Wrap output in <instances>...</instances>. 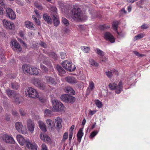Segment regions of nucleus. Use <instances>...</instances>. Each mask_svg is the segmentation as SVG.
Masks as SVG:
<instances>
[{"mask_svg": "<svg viewBox=\"0 0 150 150\" xmlns=\"http://www.w3.org/2000/svg\"><path fill=\"white\" fill-rule=\"evenodd\" d=\"M70 14L71 18L74 21H82L86 19V16L83 15L79 8H74L71 11Z\"/></svg>", "mask_w": 150, "mask_h": 150, "instance_id": "nucleus-1", "label": "nucleus"}, {"mask_svg": "<svg viewBox=\"0 0 150 150\" xmlns=\"http://www.w3.org/2000/svg\"><path fill=\"white\" fill-rule=\"evenodd\" d=\"M53 110L55 112L63 111L64 110V107L63 104L57 100H54L52 101Z\"/></svg>", "mask_w": 150, "mask_h": 150, "instance_id": "nucleus-2", "label": "nucleus"}, {"mask_svg": "<svg viewBox=\"0 0 150 150\" xmlns=\"http://www.w3.org/2000/svg\"><path fill=\"white\" fill-rule=\"evenodd\" d=\"M25 93L26 96L30 98H35L38 97L37 92L35 90L31 87H28L27 91H25Z\"/></svg>", "mask_w": 150, "mask_h": 150, "instance_id": "nucleus-3", "label": "nucleus"}, {"mask_svg": "<svg viewBox=\"0 0 150 150\" xmlns=\"http://www.w3.org/2000/svg\"><path fill=\"white\" fill-rule=\"evenodd\" d=\"M67 63H68V67H67V61H64L62 62V64L63 67L66 70L69 71H74L76 69L75 66L70 62L68 61Z\"/></svg>", "mask_w": 150, "mask_h": 150, "instance_id": "nucleus-4", "label": "nucleus"}, {"mask_svg": "<svg viewBox=\"0 0 150 150\" xmlns=\"http://www.w3.org/2000/svg\"><path fill=\"white\" fill-rule=\"evenodd\" d=\"M25 150H37L38 146L35 143H32L29 139L26 141Z\"/></svg>", "mask_w": 150, "mask_h": 150, "instance_id": "nucleus-5", "label": "nucleus"}, {"mask_svg": "<svg viewBox=\"0 0 150 150\" xmlns=\"http://www.w3.org/2000/svg\"><path fill=\"white\" fill-rule=\"evenodd\" d=\"M10 45L12 49L15 51L20 52L22 50V48L20 45L16 40L12 41L10 42Z\"/></svg>", "mask_w": 150, "mask_h": 150, "instance_id": "nucleus-6", "label": "nucleus"}, {"mask_svg": "<svg viewBox=\"0 0 150 150\" xmlns=\"http://www.w3.org/2000/svg\"><path fill=\"white\" fill-rule=\"evenodd\" d=\"M6 16L11 20L15 19L16 15L14 12L11 8H7L6 9Z\"/></svg>", "mask_w": 150, "mask_h": 150, "instance_id": "nucleus-7", "label": "nucleus"}, {"mask_svg": "<svg viewBox=\"0 0 150 150\" xmlns=\"http://www.w3.org/2000/svg\"><path fill=\"white\" fill-rule=\"evenodd\" d=\"M4 26L7 29L13 30L15 29L14 24L12 22H11L6 19L2 20Z\"/></svg>", "mask_w": 150, "mask_h": 150, "instance_id": "nucleus-8", "label": "nucleus"}, {"mask_svg": "<svg viewBox=\"0 0 150 150\" xmlns=\"http://www.w3.org/2000/svg\"><path fill=\"white\" fill-rule=\"evenodd\" d=\"M15 127L17 130L20 133L25 134L26 133L27 131L24 129L22 123L20 122H17L15 124Z\"/></svg>", "mask_w": 150, "mask_h": 150, "instance_id": "nucleus-9", "label": "nucleus"}, {"mask_svg": "<svg viewBox=\"0 0 150 150\" xmlns=\"http://www.w3.org/2000/svg\"><path fill=\"white\" fill-rule=\"evenodd\" d=\"M33 83L35 86L43 90L45 88V84L41 82L40 80L38 79H34L33 81Z\"/></svg>", "mask_w": 150, "mask_h": 150, "instance_id": "nucleus-10", "label": "nucleus"}, {"mask_svg": "<svg viewBox=\"0 0 150 150\" xmlns=\"http://www.w3.org/2000/svg\"><path fill=\"white\" fill-rule=\"evenodd\" d=\"M104 38L106 40L109 41L111 43H114L115 42V38L109 32H106L104 33Z\"/></svg>", "mask_w": 150, "mask_h": 150, "instance_id": "nucleus-11", "label": "nucleus"}, {"mask_svg": "<svg viewBox=\"0 0 150 150\" xmlns=\"http://www.w3.org/2000/svg\"><path fill=\"white\" fill-rule=\"evenodd\" d=\"M3 140L6 143L14 144L15 142L11 137L7 134H4L2 137Z\"/></svg>", "mask_w": 150, "mask_h": 150, "instance_id": "nucleus-12", "label": "nucleus"}, {"mask_svg": "<svg viewBox=\"0 0 150 150\" xmlns=\"http://www.w3.org/2000/svg\"><path fill=\"white\" fill-rule=\"evenodd\" d=\"M27 125L28 130L31 132H33L35 127L34 122L30 119H28L27 121Z\"/></svg>", "mask_w": 150, "mask_h": 150, "instance_id": "nucleus-13", "label": "nucleus"}, {"mask_svg": "<svg viewBox=\"0 0 150 150\" xmlns=\"http://www.w3.org/2000/svg\"><path fill=\"white\" fill-rule=\"evenodd\" d=\"M6 92L9 97L15 98L17 96V94L13 90L8 89L6 90Z\"/></svg>", "mask_w": 150, "mask_h": 150, "instance_id": "nucleus-14", "label": "nucleus"}, {"mask_svg": "<svg viewBox=\"0 0 150 150\" xmlns=\"http://www.w3.org/2000/svg\"><path fill=\"white\" fill-rule=\"evenodd\" d=\"M17 139L20 144L23 146L25 144L26 145V139H25L21 135H18L16 137Z\"/></svg>", "mask_w": 150, "mask_h": 150, "instance_id": "nucleus-15", "label": "nucleus"}, {"mask_svg": "<svg viewBox=\"0 0 150 150\" xmlns=\"http://www.w3.org/2000/svg\"><path fill=\"white\" fill-rule=\"evenodd\" d=\"M51 16L53 19L54 25L55 26H57L59 24V21L58 15L56 14H53Z\"/></svg>", "mask_w": 150, "mask_h": 150, "instance_id": "nucleus-16", "label": "nucleus"}, {"mask_svg": "<svg viewBox=\"0 0 150 150\" xmlns=\"http://www.w3.org/2000/svg\"><path fill=\"white\" fill-rule=\"evenodd\" d=\"M22 68L25 74H30L31 69V68L30 66L27 65L25 64L23 65Z\"/></svg>", "mask_w": 150, "mask_h": 150, "instance_id": "nucleus-17", "label": "nucleus"}, {"mask_svg": "<svg viewBox=\"0 0 150 150\" xmlns=\"http://www.w3.org/2000/svg\"><path fill=\"white\" fill-rule=\"evenodd\" d=\"M45 79L46 82L49 84L55 85L56 83L54 79L50 76H46L45 77Z\"/></svg>", "mask_w": 150, "mask_h": 150, "instance_id": "nucleus-18", "label": "nucleus"}, {"mask_svg": "<svg viewBox=\"0 0 150 150\" xmlns=\"http://www.w3.org/2000/svg\"><path fill=\"white\" fill-rule=\"evenodd\" d=\"M55 124H56V128L60 129L62 127V120L60 117H58L55 119Z\"/></svg>", "mask_w": 150, "mask_h": 150, "instance_id": "nucleus-19", "label": "nucleus"}, {"mask_svg": "<svg viewBox=\"0 0 150 150\" xmlns=\"http://www.w3.org/2000/svg\"><path fill=\"white\" fill-rule=\"evenodd\" d=\"M43 17L44 20L46 21L47 24H51L52 23V20L50 16L47 13H44L43 15Z\"/></svg>", "mask_w": 150, "mask_h": 150, "instance_id": "nucleus-20", "label": "nucleus"}, {"mask_svg": "<svg viewBox=\"0 0 150 150\" xmlns=\"http://www.w3.org/2000/svg\"><path fill=\"white\" fill-rule=\"evenodd\" d=\"M123 88L122 82L121 81H120L118 85L117 86H117L115 88V92L118 94H120L122 91Z\"/></svg>", "mask_w": 150, "mask_h": 150, "instance_id": "nucleus-21", "label": "nucleus"}, {"mask_svg": "<svg viewBox=\"0 0 150 150\" xmlns=\"http://www.w3.org/2000/svg\"><path fill=\"white\" fill-rule=\"evenodd\" d=\"M25 26L28 28L33 30L34 28V25L30 21H27L24 23Z\"/></svg>", "mask_w": 150, "mask_h": 150, "instance_id": "nucleus-22", "label": "nucleus"}, {"mask_svg": "<svg viewBox=\"0 0 150 150\" xmlns=\"http://www.w3.org/2000/svg\"><path fill=\"white\" fill-rule=\"evenodd\" d=\"M66 81L70 83L74 84L77 83V80L73 77L68 76L65 78Z\"/></svg>", "mask_w": 150, "mask_h": 150, "instance_id": "nucleus-23", "label": "nucleus"}, {"mask_svg": "<svg viewBox=\"0 0 150 150\" xmlns=\"http://www.w3.org/2000/svg\"><path fill=\"white\" fill-rule=\"evenodd\" d=\"M83 133L82 132V129L81 128L78 132L77 135V140L79 143H80L81 142V138L83 136Z\"/></svg>", "mask_w": 150, "mask_h": 150, "instance_id": "nucleus-24", "label": "nucleus"}, {"mask_svg": "<svg viewBox=\"0 0 150 150\" xmlns=\"http://www.w3.org/2000/svg\"><path fill=\"white\" fill-rule=\"evenodd\" d=\"M39 127L41 129L43 132H45L46 131V126L45 124L42 121H39L38 122Z\"/></svg>", "mask_w": 150, "mask_h": 150, "instance_id": "nucleus-25", "label": "nucleus"}, {"mask_svg": "<svg viewBox=\"0 0 150 150\" xmlns=\"http://www.w3.org/2000/svg\"><path fill=\"white\" fill-rule=\"evenodd\" d=\"M4 50L1 47H0V59L1 62H4L5 58L4 57Z\"/></svg>", "mask_w": 150, "mask_h": 150, "instance_id": "nucleus-26", "label": "nucleus"}, {"mask_svg": "<svg viewBox=\"0 0 150 150\" xmlns=\"http://www.w3.org/2000/svg\"><path fill=\"white\" fill-rule=\"evenodd\" d=\"M49 10L52 12L51 14V16L54 14H57V9L56 7L55 6L50 5V7H48Z\"/></svg>", "mask_w": 150, "mask_h": 150, "instance_id": "nucleus-27", "label": "nucleus"}, {"mask_svg": "<svg viewBox=\"0 0 150 150\" xmlns=\"http://www.w3.org/2000/svg\"><path fill=\"white\" fill-rule=\"evenodd\" d=\"M57 69L59 72V74L60 76H62L63 74H64L65 73V70L64 69L61 67L59 65H57Z\"/></svg>", "mask_w": 150, "mask_h": 150, "instance_id": "nucleus-28", "label": "nucleus"}, {"mask_svg": "<svg viewBox=\"0 0 150 150\" xmlns=\"http://www.w3.org/2000/svg\"><path fill=\"white\" fill-rule=\"evenodd\" d=\"M118 25V21L113 22L112 25L113 28L114 30L117 32V34L118 35H120L119 33L117 31V27Z\"/></svg>", "mask_w": 150, "mask_h": 150, "instance_id": "nucleus-29", "label": "nucleus"}, {"mask_svg": "<svg viewBox=\"0 0 150 150\" xmlns=\"http://www.w3.org/2000/svg\"><path fill=\"white\" fill-rule=\"evenodd\" d=\"M11 86L12 88L15 90H17L19 87V85L16 82H12Z\"/></svg>", "mask_w": 150, "mask_h": 150, "instance_id": "nucleus-30", "label": "nucleus"}, {"mask_svg": "<svg viewBox=\"0 0 150 150\" xmlns=\"http://www.w3.org/2000/svg\"><path fill=\"white\" fill-rule=\"evenodd\" d=\"M38 74L39 72L37 68H31L30 74L37 75Z\"/></svg>", "mask_w": 150, "mask_h": 150, "instance_id": "nucleus-31", "label": "nucleus"}, {"mask_svg": "<svg viewBox=\"0 0 150 150\" xmlns=\"http://www.w3.org/2000/svg\"><path fill=\"white\" fill-rule=\"evenodd\" d=\"M89 63L91 65L95 67H98L99 66L98 64L92 59H89Z\"/></svg>", "mask_w": 150, "mask_h": 150, "instance_id": "nucleus-32", "label": "nucleus"}, {"mask_svg": "<svg viewBox=\"0 0 150 150\" xmlns=\"http://www.w3.org/2000/svg\"><path fill=\"white\" fill-rule=\"evenodd\" d=\"M69 96L68 95H63L61 96V99L62 101L67 103L68 102Z\"/></svg>", "mask_w": 150, "mask_h": 150, "instance_id": "nucleus-33", "label": "nucleus"}, {"mask_svg": "<svg viewBox=\"0 0 150 150\" xmlns=\"http://www.w3.org/2000/svg\"><path fill=\"white\" fill-rule=\"evenodd\" d=\"M62 24L66 26H68L69 25V21L65 18L62 17Z\"/></svg>", "mask_w": 150, "mask_h": 150, "instance_id": "nucleus-34", "label": "nucleus"}, {"mask_svg": "<svg viewBox=\"0 0 150 150\" xmlns=\"http://www.w3.org/2000/svg\"><path fill=\"white\" fill-rule=\"evenodd\" d=\"M94 88V84L92 81H90L89 84L88 89L90 91H92Z\"/></svg>", "mask_w": 150, "mask_h": 150, "instance_id": "nucleus-35", "label": "nucleus"}, {"mask_svg": "<svg viewBox=\"0 0 150 150\" xmlns=\"http://www.w3.org/2000/svg\"><path fill=\"white\" fill-rule=\"evenodd\" d=\"M96 50V53L98 55L101 57H103L104 56L105 53L99 49L98 48H97Z\"/></svg>", "mask_w": 150, "mask_h": 150, "instance_id": "nucleus-36", "label": "nucleus"}, {"mask_svg": "<svg viewBox=\"0 0 150 150\" xmlns=\"http://www.w3.org/2000/svg\"><path fill=\"white\" fill-rule=\"evenodd\" d=\"M145 36V35L144 33H140L135 36L134 37V40H137L140 39Z\"/></svg>", "mask_w": 150, "mask_h": 150, "instance_id": "nucleus-37", "label": "nucleus"}, {"mask_svg": "<svg viewBox=\"0 0 150 150\" xmlns=\"http://www.w3.org/2000/svg\"><path fill=\"white\" fill-rule=\"evenodd\" d=\"M75 100V98L72 96H69L67 103H73Z\"/></svg>", "mask_w": 150, "mask_h": 150, "instance_id": "nucleus-38", "label": "nucleus"}, {"mask_svg": "<svg viewBox=\"0 0 150 150\" xmlns=\"http://www.w3.org/2000/svg\"><path fill=\"white\" fill-rule=\"evenodd\" d=\"M108 86L111 90H114L117 86V84L115 83H110L109 84Z\"/></svg>", "mask_w": 150, "mask_h": 150, "instance_id": "nucleus-39", "label": "nucleus"}, {"mask_svg": "<svg viewBox=\"0 0 150 150\" xmlns=\"http://www.w3.org/2000/svg\"><path fill=\"white\" fill-rule=\"evenodd\" d=\"M95 103L98 107L99 108H101L102 106V103L98 100H96L95 101Z\"/></svg>", "mask_w": 150, "mask_h": 150, "instance_id": "nucleus-40", "label": "nucleus"}, {"mask_svg": "<svg viewBox=\"0 0 150 150\" xmlns=\"http://www.w3.org/2000/svg\"><path fill=\"white\" fill-rule=\"evenodd\" d=\"M52 111L49 109H47L45 110L44 113L45 116H49L51 115Z\"/></svg>", "mask_w": 150, "mask_h": 150, "instance_id": "nucleus-41", "label": "nucleus"}, {"mask_svg": "<svg viewBox=\"0 0 150 150\" xmlns=\"http://www.w3.org/2000/svg\"><path fill=\"white\" fill-rule=\"evenodd\" d=\"M81 49L86 53L88 52L90 50V48L88 47L83 46L81 47Z\"/></svg>", "mask_w": 150, "mask_h": 150, "instance_id": "nucleus-42", "label": "nucleus"}, {"mask_svg": "<svg viewBox=\"0 0 150 150\" xmlns=\"http://www.w3.org/2000/svg\"><path fill=\"white\" fill-rule=\"evenodd\" d=\"M35 6L37 8H38L39 10H43V7L41 5H39L37 2H35L34 3Z\"/></svg>", "mask_w": 150, "mask_h": 150, "instance_id": "nucleus-43", "label": "nucleus"}, {"mask_svg": "<svg viewBox=\"0 0 150 150\" xmlns=\"http://www.w3.org/2000/svg\"><path fill=\"white\" fill-rule=\"evenodd\" d=\"M40 68L45 73H47L48 71L47 68L45 66L41 64L40 65Z\"/></svg>", "mask_w": 150, "mask_h": 150, "instance_id": "nucleus-44", "label": "nucleus"}, {"mask_svg": "<svg viewBox=\"0 0 150 150\" xmlns=\"http://www.w3.org/2000/svg\"><path fill=\"white\" fill-rule=\"evenodd\" d=\"M46 122L47 125L50 127H51V125L52 123V120L49 119H47L46 121Z\"/></svg>", "mask_w": 150, "mask_h": 150, "instance_id": "nucleus-45", "label": "nucleus"}, {"mask_svg": "<svg viewBox=\"0 0 150 150\" xmlns=\"http://www.w3.org/2000/svg\"><path fill=\"white\" fill-rule=\"evenodd\" d=\"M68 133L67 132H65L64 134L62 141H64L68 138Z\"/></svg>", "mask_w": 150, "mask_h": 150, "instance_id": "nucleus-46", "label": "nucleus"}, {"mask_svg": "<svg viewBox=\"0 0 150 150\" xmlns=\"http://www.w3.org/2000/svg\"><path fill=\"white\" fill-rule=\"evenodd\" d=\"M109 26L108 25H100L99 27V28L100 29L103 30L108 28H109Z\"/></svg>", "mask_w": 150, "mask_h": 150, "instance_id": "nucleus-47", "label": "nucleus"}, {"mask_svg": "<svg viewBox=\"0 0 150 150\" xmlns=\"http://www.w3.org/2000/svg\"><path fill=\"white\" fill-rule=\"evenodd\" d=\"M39 44L41 46L43 47L44 48H45L47 47V46L46 44L43 42L41 41L40 42Z\"/></svg>", "mask_w": 150, "mask_h": 150, "instance_id": "nucleus-48", "label": "nucleus"}, {"mask_svg": "<svg viewBox=\"0 0 150 150\" xmlns=\"http://www.w3.org/2000/svg\"><path fill=\"white\" fill-rule=\"evenodd\" d=\"M41 150H48L47 146L44 143L42 144L41 146Z\"/></svg>", "mask_w": 150, "mask_h": 150, "instance_id": "nucleus-49", "label": "nucleus"}, {"mask_svg": "<svg viewBox=\"0 0 150 150\" xmlns=\"http://www.w3.org/2000/svg\"><path fill=\"white\" fill-rule=\"evenodd\" d=\"M98 133V131H95L91 133L90 135V137L92 138H93Z\"/></svg>", "mask_w": 150, "mask_h": 150, "instance_id": "nucleus-50", "label": "nucleus"}, {"mask_svg": "<svg viewBox=\"0 0 150 150\" xmlns=\"http://www.w3.org/2000/svg\"><path fill=\"white\" fill-rule=\"evenodd\" d=\"M47 135L42 134H41L40 135V139L43 140L45 141V137Z\"/></svg>", "mask_w": 150, "mask_h": 150, "instance_id": "nucleus-51", "label": "nucleus"}, {"mask_svg": "<svg viewBox=\"0 0 150 150\" xmlns=\"http://www.w3.org/2000/svg\"><path fill=\"white\" fill-rule=\"evenodd\" d=\"M105 73L106 75L108 77L110 78L112 77V73L111 72L108 71L106 72Z\"/></svg>", "mask_w": 150, "mask_h": 150, "instance_id": "nucleus-52", "label": "nucleus"}, {"mask_svg": "<svg viewBox=\"0 0 150 150\" xmlns=\"http://www.w3.org/2000/svg\"><path fill=\"white\" fill-rule=\"evenodd\" d=\"M134 53L139 57H141L144 56L143 54H140L137 51H134Z\"/></svg>", "mask_w": 150, "mask_h": 150, "instance_id": "nucleus-53", "label": "nucleus"}, {"mask_svg": "<svg viewBox=\"0 0 150 150\" xmlns=\"http://www.w3.org/2000/svg\"><path fill=\"white\" fill-rule=\"evenodd\" d=\"M72 88L70 86H67L66 88L65 91L67 93H69L71 91Z\"/></svg>", "mask_w": 150, "mask_h": 150, "instance_id": "nucleus-54", "label": "nucleus"}, {"mask_svg": "<svg viewBox=\"0 0 150 150\" xmlns=\"http://www.w3.org/2000/svg\"><path fill=\"white\" fill-rule=\"evenodd\" d=\"M148 26L145 24H144L143 25H142L141 28L142 29H146L148 28Z\"/></svg>", "mask_w": 150, "mask_h": 150, "instance_id": "nucleus-55", "label": "nucleus"}, {"mask_svg": "<svg viewBox=\"0 0 150 150\" xmlns=\"http://www.w3.org/2000/svg\"><path fill=\"white\" fill-rule=\"evenodd\" d=\"M12 115L14 116H18L19 115L18 113L16 111H12Z\"/></svg>", "mask_w": 150, "mask_h": 150, "instance_id": "nucleus-56", "label": "nucleus"}, {"mask_svg": "<svg viewBox=\"0 0 150 150\" xmlns=\"http://www.w3.org/2000/svg\"><path fill=\"white\" fill-rule=\"evenodd\" d=\"M66 56V53L64 52H61L60 53V57L61 59H64Z\"/></svg>", "mask_w": 150, "mask_h": 150, "instance_id": "nucleus-57", "label": "nucleus"}, {"mask_svg": "<svg viewBox=\"0 0 150 150\" xmlns=\"http://www.w3.org/2000/svg\"><path fill=\"white\" fill-rule=\"evenodd\" d=\"M20 112L21 115L22 116H24L26 114L24 112V111L22 110H20Z\"/></svg>", "mask_w": 150, "mask_h": 150, "instance_id": "nucleus-58", "label": "nucleus"}, {"mask_svg": "<svg viewBox=\"0 0 150 150\" xmlns=\"http://www.w3.org/2000/svg\"><path fill=\"white\" fill-rule=\"evenodd\" d=\"M34 21L36 25H40V22L39 19H36V20H34Z\"/></svg>", "mask_w": 150, "mask_h": 150, "instance_id": "nucleus-59", "label": "nucleus"}, {"mask_svg": "<svg viewBox=\"0 0 150 150\" xmlns=\"http://www.w3.org/2000/svg\"><path fill=\"white\" fill-rule=\"evenodd\" d=\"M50 56L53 58H55L57 57V54L54 52H51Z\"/></svg>", "mask_w": 150, "mask_h": 150, "instance_id": "nucleus-60", "label": "nucleus"}, {"mask_svg": "<svg viewBox=\"0 0 150 150\" xmlns=\"http://www.w3.org/2000/svg\"><path fill=\"white\" fill-rule=\"evenodd\" d=\"M46 140L48 142H50L51 141L50 138L47 135L46 136V137H45V141Z\"/></svg>", "mask_w": 150, "mask_h": 150, "instance_id": "nucleus-61", "label": "nucleus"}, {"mask_svg": "<svg viewBox=\"0 0 150 150\" xmlns=\"http://www.w3.org/2000/svg\"><path fill=\"white\" fill-rule=\"evenodd\" d=\"M14 99L13 100L16 102V103L17 104H20V102L19 101V100L18 98H17V96L15 98H13Z\"/></svg>", "mask_w": 150, "mask_h": 150, "instance_id": "nucleus-62", "label": "nucleus"}, {"mask_svg": "<svg viewBox=\"0 0 150 150\" xmlns=\"http://www.w3.org/2000/svg\"><path fill=\"white\" fill-rule=\"evenodd\" d=\"M138 0H127V1L129 3L132 4Z\"/></svg>", "mask_w": 150, "mask_h": 150, "instance_id": "nucleus-63", "label": "nucleus"}, {"mask_svg": "<svg viewBox=\"0 0 150 150\" xmlns=\"http://www.w3.org/2000/svg\"><path fill=\"white\" fill-rule=\"evenodd\" d=\"M69 93L70 94L74 95L75 94V93L74 91L72 88L71 91Z\"/></svg>", "mask_w": 150, "mask_h": 150, "instance_id": "nucleus-64", "label": "nucleus"}]
</instances>
